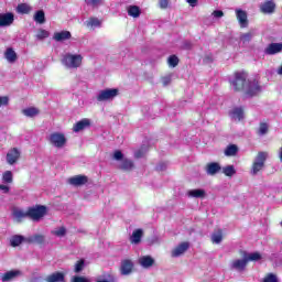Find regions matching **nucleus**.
Returning a JSON list of instances; mask_svg holds the SVG:
<instances>
[{
    "mask_svg": "<svg viewBox=\"0 0 282 282\" xmlns=\"http://www.w3.org/2000/svg\"><path fill=\"white\" fill-rule=\"evenodd\" d=\"M229 85L234 87V91H243L245 98H254L262 91L259 80H249L246 70H236L229 78Z\"/></svg>",
    "mask_w": 282,
    "mask_h": 282,
    "instance_id": "f257e3e1",
    "label": "nucleus"
},
{
    "mask_svg": "<svg viewBox=\"0 0 282 282\" xmlns=\"http://www.w3.org/2000/svg\"><path fill=\"white\" fill-rule=\"evenodd\" d=\"M239 254L242 259L234 260L231 263V268H234V270H238V272H243V270L248 268V263H250V261H261L262 259L259 251L248 253L246 250H240Z\"/></svg>",
    "mask_w": 282,
    "mask_h": 282,
    "instance_id": "f03ea898",
    "label": "nucleus"
},
{
    "mask_svg": "<svg viewBox=\"0 0 282 282\" xmlns=\"http://www.w3.org/2000/svg\"><path fill=\"white\" fill-rule=\"evenodd\" d=\"M267 160H268V152H263V151L258 152L251 165V175H257L259 171H263V169L265 167Z\"/></svg>",
    "mask_w": 282,
    "mask_h": 282,
    "instance_id": "7ed1b4c3",
    "label": "nucleus"
},
{
    "mask_svg": "<svg viewBox=\"0 0 282 282\" xmlns=\"http://www.w3.org/2000/svg\"><path fill=\"white\" fill-rule=\"evenodd\" d=\"M28 215L31 221H41V218L47 215V207L45 205L29 207Z\"/></svg>",
    "mask_w": 282,
    "mask_h": 282,
    "instance_id": "20e7f679",
    "label": "nucleus"
},
{
    "mask_svg": "<svg viewBox=\"0 0 282 282\" xmlns=\"http://www.w3.org/2000/svg\"><path fill=\"white\" fill-rule=\"evenodd\" d=\"M63 65L73 69H78L83 65V55L66 54L62 58Z\"/></svg>",
    "mask_w": 282,
    "mask_h": 282,
    "instance_id": "39448f33",
    "label": "nucleus"
},
{
    "mask_svg": "<svg viewBox=\"0 0 282 282\" xmlns=\"http://www.w3.org/2000/svg\"><path fill=\"white\" fill-rule=\"evenodd\" d=\"M120 94V89L118 88H107L104 90H100L97 95V101L98 102H106L107 100H113Z\"/></svg>",
    "mask_w": 282,
    "mask_h": 282,
    "instance_id": "423d86ee",
    "label": "nucleus"
},
{
    "mask_svg": "<svg viewBox=\"0 0 282 282\" xmlns=\"http://www.w3.org/2000/svg\"><path fill=\"white\" fill-rule=\"evenodd\" d=\"M48 140L53 144V147H56V149H63V147L67 144V138H65V134L61 132L51 133Z\"/></svg>",
    "mask_w": 282,
    "mask_h": 282,
    "instance_id": "0eeeda50",
    "label": "nucleus"
},
{
    "mask_svg": "<svg viewBox=\"0 0 282 282\" xmlns=\"http://www.w3.org/2000/svg\"><path fill=\"white\" fill-rule=\"evenodd\" d=\"M260 12L262 14H274L276 12V3L272 0L264 1L260 4Z\"/></svg>",
    "mask_w": 282,
    "mask_h": 282,
    "instance_id": "6e6552de",
    "label": "nucleus"
},
{
    "mask_svg": "<svg viewBox=\"0 0 282 282\" xmlns=\"http://www.w3.org/2000/svg\"><path fill=\"white\" fill-rule=\"evenodd\" d=\"M133 261L131 259H124L121 261L120 272L123 276H129L133 272Z\"/></svg>",
    "mask_w": 282,
    "mask_h": 282,
    "instance_id": "1a4fd4ad",
    "label": "nucleus"
},
{
    "mask_svg": "<svg viewBox=\"0 0 282 282\" xmlns=\"http://www.w3.org/2000/svg\"><path fill=\"white\" fill-rule=\"evenodd\" d=\"M87 182H89V177L82 174L68 178V184H70V186H85Z\"/></svg>",
    "mask_w": 282,
    "mask_h": 282,
    "instance_id": "9d476101",
    "label": "nucleus"
},
{
    "mask_svg": "<svg viewBox=\"0 0 282 282\" xmlns=\"http://www.w3.org/2000/svg\"><path fill=\"white\" fill-rule=\"evenodd\" d=\"M12 217L14 219V221H17L18 224H22V221L24 219H28L29 215H28V210H23L19 207H14L12 209Z\"/></svg>",
    "mask_w": 282,
    "mask_h": 282,
    "instance_id": "9b49d317",
    "label": "nucleus"
},
{
    "mask_svg": "<svg viewBox=\"0 0 282 282\" xmlns=\"http://www.w3.org/2000/svg\"><path fill=\"white\" fill-rule=\"evenodd\" d=\"M22 275H23V272H21V270H11L1 274V281L2 282L14 281V279H19V276H22Z\"/></svg>",
    "mask_w": 282,
    "mask_h": 282,
    "instance_id": "f8f14e48",
    "label": "nucleus"
},
{
    "mask_svg": "<svg viewBox=\"0 0 282 282\" xmlns=\"http://www.w3.org/2000/svg\"><path fill=\"white\" fill-rule=\"evenodd\" d=\"M236 19L240 28H248V12L242 9H236Z\"/></svg>",
    "mask_w": 282,
    "mask_h": 282,
    "instance_id": "ddd939ff",
    "label": "nucleus"
},
{
    "mask_svg": "<svg viewBox=\"0 0 282 282\" xmlns=\"http://www.w3.org/2000/svg\"><path fill=\"white\" fill-rule=\"evenodd\" d=\"M91 127V121L87 118L82 119L80 121H77L73 126L74 133H79V131H85V129H89Z\"/></svg>",
    "mask_w": 282,
    "mask_h": 282,
    "instance_id": "4468645a",
    "label": "nucleus"
},
{
    "mask_svg": "<svg viewBox=\"0 0 282 282\" xmlns=\"http://www.w3.org/2000/svg\"><path fill=\"white\" fill-rule=\"evenodd\" d=\"M14 23V13H0V28H8Z\"/></svg>",
    "mask_w": 282,
    "mask_h": 282,
    "instance_id": "2eb2a0df",
    "label": "nucleus"
},
{
    "mask_svg": "<svg viewBox=\"0 0 282 282\" xmlns=\"http://www.w3.org/2000/svg\"><path fill=\"white\" fill-rule=\"evenodd\" d=\"M19 158H21V152L17 148L11 149L7 153V162L10 165L17 164V162H19Z\"/></svg>",
    "mask_w": 282,
    "mask_h": 282,
    "instance_id": "dca6fc26",
    "label": "nucleus"
},
{
    "mask_svg": "<svg viewBox=\"0 0 282 282\" xmlns=\"http://www.w3.org/2000/svg\"><path fill=\"white\" fill-rule=\"evenodd\" d=\"M191 248V245L188 242H181L176 248L172 251V257H182L186 250Z\"/></svg>",
    "mask_w": 282,
    "mask_h": 282,
    "instance_id": "f3484780",
    "label": "nucleus"
},
{
    "mask_svg": "<svg viewBox=\"0 0 282 282\" xmlns=\"http://www.w3.org/2000/svg\"><path fill=\"white\" fill-rule=\"evenodd\" d=\"M46 282H65V274L61 271L53 272L45 278Z\"/></svg>",
    "mask_w": 282,
    "mask_h": 282,
    "instance_id": "a211bd4d",
    "label": "nucleus"
},
{
    "mask_svg": "<svg viewBox=\"0 0 282 282\" xmlns=\"http://www.w3.org/2000/svg\"><path fill=\"white\" fill-rule=\"evenodd\" d=\"M53 39L58 43H63V41H69V39H72V32L69 31L55 32L53 35Z\"/></svg>",
    "mask_w": 282,
    "mask_h": 282,
    "instance_id": "6ab92c4d",
    "label": "nucleus"
},
{
    "mask_svg": "<svg viewBox=\"0 0 282 282\" xmlns=\"http://www.w3.org/2000/svg\"><path fill=\"white\" fill-rule=\"evenodd\" d=\"M282 51V43H271L264 50L265 54L269 56H273L274 54H279Z\"/></svg>",
    "mask_w": 282,
    "mask_h": 282,
    "instance_id": "aec40b11",
    "label": "nucleus"
},
{
    "mask_svg": "<svg viewBox=\"0 0 282 282\" xmlns=\"http://www.w3.org/2000/svg\"><path fill=\"white\" fill-rule=\"evenodd\" d=\"M221 171V165L217 162H210L206 165L207 175H217Z\"/></svg>",
    "mask_w": 282,
    "mask_h": 282,
    "instance_id": "412c9836",
    "label": "nucleus"
},
{
    "mask_svg": "<svg viewBox=\"0 0 282 282\" xmlns=\"http://www.w3.org/2000/svg\"><path fill=\"white\" fill-rule=\"evenodd\" d=\"M119 169L129 173L135 169V163H133L131 159H123L119 165Z\"/></svg>",
    "mask_w": 282,
    "mask_h": 282,
    "instance_id": "4be33fe9",
    "label": "nucleus"
},
{
    "mask_svg": "<svg viewBox=\"0 0 282 282\" xmlns=\"http://www.w3.org/2000/svg\"><path fill=\"white\" fill-rule=\"evenodd\" d=\"M101 25H102V20L98 18L90 17L86 21V28H88L89 30H96V28H100Z\"/></svg>",
    "mask_w": 282,
    "mask_h": 282,
    "instance_id": "5701e85b",
    "label": "nucleus"
},
{
    "mask_svg": "<svg viewBox=\"0 0 282 282\" xmlns=\"http://www.w3.org/2000/svg\"><path fill=\"white\" fill-rule=\"evenodd\" d=\"M127 12L129 17H132V19H138L142 14V10H140V7L138 6H129L127 8Z\"/></svg>",
    "mask_w": 282,
    "mask_h": 282,
    "instance_id": "b1692460",
    "label": "nucleus"
},
{
    "mask_svg": "<svg viewBox=\"0 0 282 282\" xmlns=\"http://www.w3.org/2000/svg\"><path fill=\"white\" fill-rule=\"evenodd\" d=\"M144 235V231L142 229H135L132 232V236L130 237V242L131 243H140L142 241V236Z\"/></svg>",
    "mask_w": 282,
    "mask_h": 282,
    "instance_id": "393cba45",
    "label": "nucleus"
},
{
    "mask_svg": "<svg viewBox=\"0 0 282 282\" xmlns=\"http://www.w3.org/2000/svg\"><path fill=\"white\" fill-rule=\"evenodd\" d=\"M139 263L142 268H151L155 263V260L151 256H143L139 258Z\"/></svg>",
    "mask_w": 282,
    "mask_h": 282,
    "instance_id": "a878e982",
    "label": "nucleus"
},
{
    "mask_svg": "<svg viewBox=\"0 0 282 282\" xmlns=\"http://www.w3.org/2000/svg\"><path fill=\"white\" fill-rule=\"evenodd\" d=\"M23 116H26V118H34L35 116H39L41 113V110L36 107H29L26 109L22 110Z\"/></svg>",
    "mask_w": 282,
    "mask_h": 282,
    "instance_id": "bb28decb",
    "label": "nucleus"
},
{
    "mask_svg": "<svg viewBox=\"0 0 282 282\" xmlns=\"http://www.w3.org/2000/svg\"><path fill=\"white\" fill-rule=\"evenodd\" d=\"M231 118L234 120H243V108L242 107H236L230 111Z\"/></svg>",
    "mask_w": 282,
    "mask_h": 282,
    "instance_id": "cd10ccee",
    "label": "nucleus"
},
{
    "mask_svg": "<svg viewBox=\"0 0 282 282\" xmlns=\"http://www.w3.org/2000/svg\"><path fill=\"white\" fill-rule=\"evenodd\" d=\"M4 56L9 63H17V52H14V48L9 47L7 48Z\"/></svg>",
    "mask_w": 282,
    "mask_h": 282,
    "instance_id": "c85d7f7f",
    "label": "nucleus"
},
{
    "mask_svg": "<svg viewBox=\"0 0 282 282\" xmlns=\"http://www.w3.org/2000/svg\"><path fill=\"white\" fill-rule=\"evenodd\" d=\"M188 197H195L196 199H204L206 197V191L204 189H191Z\"/></svg>",
    "mask_w": 282,
    "mask_h": 282,
    "instance_id": "c756f323",
    "label": "nucleus"
},
{
    "mask_svg": "<svg viewBox=\"0 0 282 282\" xmlns=\"http://www.w3.org/2000/svg\"><path fill=\"white\" fill-rule=\"evenodd\" d=\"M239 153V148L236 144H230L225 149V155L232 158Z\"/></svg>",
    "mask_w": 282,
    "mask_h": 282,
    "instance_id": "7c9ffc66",
    "label": "nucleus"
},
{
    "mask_svg": "<svg viewBox=\"0 0 282 282\" xmlns=\"http://www.w3.org/2000/svg\"><path fill=\"white\" fill-rule=\"evenodd\" d=\"M19 14H30L32 12V7L28 3H20L17 7Z\"/></svg>",
    "mask_w": 282,
    "mask_h": 282,
    "instance_id": "2f4dec72",
    "label": "nucleus"
},
{
    "mask_svg": "<svg viewBox=\"0 0 282 282\" xmlns=\"http://www.w3.org/2000/svg\"><path fill=\"white\" fill-rule=\"evenodd\" d=\"M25 241V238L23 236L15 235L10 239V243L12 248H18V246H21Z\"/></svg>",
    "mask_w": 282,
    "mask_h": 282,
    "instance_id": "473e14b6",
    "label": "nucleus"
},
{
    "mask_svg": "<svg viewBox=\"0 0 282 282\" xmlns=\"http://www.w3.org/2000/svg\"><path fill=\"white\" fill-rule=\"evenodd\" d=\"M33 19L35 23L43 25V23H45V11L43 10L36 11Z\"/></svg>",
    "mask_w": 282,
    "mask_h": 282,
    "instance_id": "72a5a7b5",
    "label": "nucleus"
},
{
    "mask_svg": "<svg viewBox=\"0 0 282 282\" xmlns=\"http://www.w3.org/2000/svg\"><path fill=\"white\" fill-rule=\"evenodd\" d=\"M223 240H224V231L221 229L217 230L212 235L213 243H219Z\"/></svg>",
    "mask_w": 282,
    "mask_h": 282,
    "instance_id": "f704fd0d",
    "label": "nucleus"
},
{
    "mask_svg": "<svg viewBox=\"0 0 282 282\" xmlns=\"http://www.w3.org/2000/svg\"><path fill=\"white\" fill-rule=\"evenodd\" d=\"M29 242L30 243H40V246H41V245L45 243V236L36 234L30 238Z\"/></svg>",
    "mask_w": 282,
    "mask_h": 282,
    "instance_id": "c9c22d12",
    "label": "nucleus"
},
{
    "mask_svg": "<svg viewBox=\"0 0 282 282\" xmlns=\"http://www.w3.org/2000/svg\"><path fill=\"white\" fill-rule=\"evenodd\" d=\"M223 173L226 177H232L237 173V170H235V165H227L223 167Z\"/></svg>",
    "mask_w": 282,
    "mask_h": 282,
    "instance_id": "e433bc0d",
    "label": "nucleus"
},
{
    "mask_svg": "<svg viewBox=\"0 0 282 282\" xmlns=\"http://www.w3.org/2000/svg\"><path fill=\"white\" fill-rule=\"evenodd\" d=\"M2 182L4 184H12V182H14L13 175H12V171H6L2 174Z\"/></svg>",
    "mask_w": 282,
    "mask_h": 282,
    "instance_id": "4c0bfd02",
    "label": "nucleus"
},
{
    "mask_svg": "<svg viewBox=\"0 0 282 282\" xmlns=\"http://www.w3.org/2000/svg\"><path fill=\"white\" fill-rule=\"evenodd\" d=\"M269 130H270V126L268 123L260 122V126L258 129V135H265Z\"/></svg>",
    "mask_w": 282,
    "mask_h": 282,
    "instance_id": "58836bf2",
    "label": "nucleus"
},
{
    "mask_svg": "<svg viewBox=\"0 0 282 282\" xmlns=\"http://www.w3.org/2000/svg\"><path fill=\"white\" fill-rule=\"evenodd\" d=\"M167 64L170 65V67H177V65H180V58L177 57V55H171L167 58Z\"/></svg>",
    "mask_w": 282,
    "mask_h": 282,
    "instance_id": "ea45409f",
    "label": "nucleus"
},
{
    "mask_svg": "<svg viewBox=\"0 0 282 282\" xmlns=\"http://www.w3.org/2000/svg\"><path fill=\"white\" fill-rule=\"evenodd\" d=\"M85 270V260L80 259L75 263L74 272L78 274L79 272H83Z\"/></svg>",
    "mask_w": 282,
    "mask_h": 282,
    "instance_id": "a19ab883",
    "label": "nucleus"
},
{
    "mask_svg": "<svg viewBox=\"0 0 282 282\" xmlns=\"http://www.w3.org/2000/svg\"><path fill=\"white\" fill-rule=\"evenodd\" d=\"M36 37H37L40 41H43V39H48V37H50V32H47L45 29H41V30L37 32Z\"/></svg>",
    "mask_w": 282,
    "mask_h": 282,
    "instance_id": "79ce46f5",
    "label": "nucleus"
},
{
    "mask_svg": "<svg viewBox=\"0 0 282 282\" xmlns=\"http://www.w3.org/2000/svg\"><path fill=\"white\" fill-rule=\"evenodd\" d=\"M263 282H279V278H276V274L274 273H268L264 276Z\"/></svg>",
    "mask_w": 282,
    "mask_h": 282,
    "instance_id": "37998d69",
    "label": "nucleus"
},
{
    "mask_svg": "<svg viewBox=\"0 0 282 282\" xmlns=\"http://www.w3.org/2000/svg\"><path fill=\"white\" fill-rule=\"evenodd\" d=\"M240 40L242 41V43H250V41H252V32L243 33L242 35H240Z\"/></svg>",
    "mask_w": 282,
    "mask_h": 282,
    "instance_id": "c03bdc74",
    "label": "nucleus"
},
{
    "mask_svg": "<svg viewBox=\"0 0 282 282\" xmlns=\"http://www.w3.org/2000/svg\"><path fill=\"white\" fill-rule=\"evenodd\" d=\"M113 160H116L117 162H121L124 160V154H122V151L120 150H116L113 153Z\"/></svg>",
    "mask_w": 282,
    "mask_h": 282,
    "instance_id": "a18cd8bd",
    "label": "nucleus"
},
{
    "mask_svg": "<svg viewBox=\"0 0 282 282\" xmlns=\"http://www.w3.org/2000/svg\"><path fill=\"white\" fill-rule=\"evenodd\" d=\"M8 105H10V97L9 96L0 97V107H8Z\"/></svg>",
    "mask_w": 282,
    "mask_h": 282,
    "instance_id": "49530a36",
    "label": "nucleus"
},
{
    "mask_svg": "<svg viewBox=\"0 0 282 282\" xmlns=\"http://www.w3.org/2000/svg\"><path fill=\"white\" fill-rule=\"evenodd\" d=\"M56 237H65L67 235V229L65 227H59L58 230L54 231Z\"/></svg>",
    "mask_w": 282,
    "mask_h": 282,
    "instance_id": "de8ad7c7",
    "label": "nucleus"
},
{
    "mask_svg": "<svg viewBox=\"0 0 282 282\" xmlns=\"http://www.w3.org/2000/svg\"><path fill=\"white\" fill-rule=\"evenodd\" d=\"M72 282H90L86 276L74 275Z\"/></svg>",
    "mask_w": 282,
    "mask_h": 282,
    "instance_id": "09e8293b",
    "label": "nucleus"
},
{
    "mask_svg": "<svg viewBox=\"0 0 282 282\" xmlns=\"http://www.w3.org/2000/svg\"><path fill=\"white\" fill-rule=\"evenodd\" d=\"M159 8L166 10V8H169V0H159Z\"/></svg>",
    "mask_w": 282,
    "mask_h": 282,
    "instance_id": "8fccbe9b",
    "label": "nucleus"
},
{
    "mask_svg": "<svg viewBox=\"0 0 282 282\" xmlns=\"http://www.w3.org/2000/svg\"><path fill=\"white\" fill-rule=\"evenodd\" d=\"M100 1L102 0H86V3L87 6H93L94 8H96V6L100 3Z\"/></svg>",
    "mask_w": 282,
    "mask_h": 282,
    "instance_id": "3c124183",
    "label": "nucleus"
},
{
    "mask_svg": "<svg viewBox=\"0 0 282 282\" xmlns=\"http://www.w3.org/2000/svg\"><path fill=\"white\" fill-rule=\"evenodd\" d=\"M213 17H215L216 19H221V17H224V11L221 10H215L213 12Z\"/></svg>",
    "mask_w": 282,
    "mask_h": 282,
    "instance_id": "603ef678",
    "label": "nucleus"
},
{
    "mask_svg": "<svg viewBox=\"0 0 282 282\" xmlns=\"http://www.w3.org/2000/svg\"><path fill=\"white\" fill-rule=\"evenodd\" d=\"M134 158L137 160H140V158H144V151L143 150H138L135 153H134Z\"/></svg>",
    "mask_w": 282,
    "mask_h": 282,
    "instance_id": "864d4df0",
    "label": "nucleus"
},
{
    "mask_svg": "<svg viewBox=\"0 0 282 282\" xmlns=\"http://www.w3.org/2000/svg\"><path fill=\"white\" fill-rule=\"evenodd\" d=\"M0 191H3L4 194L10 193V187L8 185H0Z\"/></svg>",
    "mask_w": 282,
    "mask_h": 282,
    "instance_id": "5fc2aeb1",
    "label": "nucleus"
},
{
    "mask_svg": "<svg viewBox=\"0 0 282 282\" xmlns=\"http://www.w3.org/2000/svg\"><path fill=\"white\" fill-rule=\"evenodd\" d=\"M116 281V276L113 275H109V280H97V282H115Z\"/></svg>",
    "mask_w": 282,
    "mask_h": 282,
    "instance_id": "6e6d98bb",
    "label": "nucleus"
},
{
    "mask_svg": "<svg viewBox=\"0 0 282 282\" xmlns=\"http://www.w3.org/2000/svg\"><path fill=\"white\" fill-rule=\"evenodd\" d=\"M188 2V4L192 7V8H195V6H197V0H186Z\"/></svg>",
    "mask_w": 282,
    "mask_h": 282,
    "instance_id": "4d7b16f0",
    "label": "nucleus"
},
{
    "mask_svg": "<svg viewBox=\"0 0 282 282\" xmlns=\"http://www.w3.org/2000/svg\"><path fill=\"white\" fill-rule=\"evenodd\" d=\"M164 169H166V165L164 163L159 164V166H156V171H164Z\"/></svg>",
    "mask_w": 282,
    "mask_h": 282,
    "instance_id": "13d9d810",
    "label": "nucleus"
},
{
    "mask_svg": "<svg viewBox=\"0 0 282 282\" xmlns=\"http://www.w3.org/2000/svg\"><path fill=\"white\" fill-rule=\"evenodd\" d=\"M278 74H279L280 76H282V65L279 67Z\"/></svg>",
    "mask_w": 282,
    "mask_h": 282,
    "instance_id": "bf43d9fd",
    "label": "nucleus"
}]
</instances>
